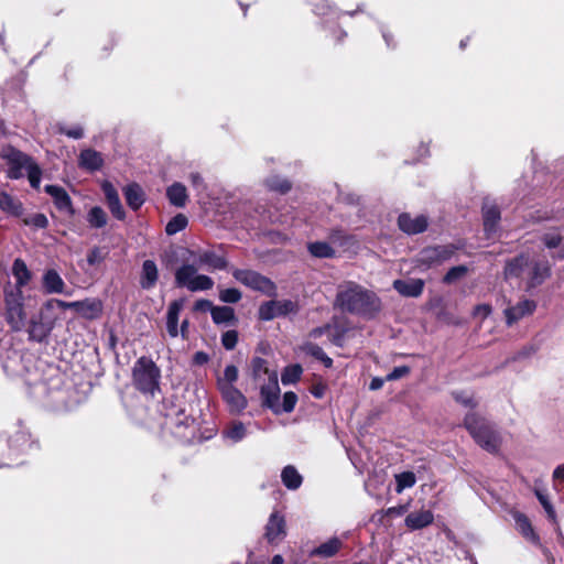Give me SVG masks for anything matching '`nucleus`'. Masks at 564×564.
Returning <instances> with one entry per match:
<instances>
[{"label":"nucleus","instance_id":"f257e3e1","mask_svg":"<svg viewBox=\"0 0 564 564\" xmlns=\"http://www.w3.org/2000/svg\"><path fill=\"white\" fill-rule=\"evenodd\" d=\"M188 260L189 263H184L176 270L175 281L178 286L186 288L191 292L207 291L214 286L213 279L199 274V269L224 270L228 264L227 260L213 249L191 251Z\"/></svg>","mask_w":564,"mask_h":564},{"label":"nucleus","instance_id":"f03ea898","mask_svg":"<svg viewBox=\"0 0 564 564\" xmlns=\"http://www.w3.org/2000/svg\"><path fill=\"white\" fill-rule=\"evenodd\" d=\"M15 283L3 289V316L12 332H21L25 325L24 294L22 289L31 281L32 274L22 259H15L12 265Z\"/></svg>","mask_w":564,"mask_h":564},{"label":"nucleus","instance_id":"7ed1b4c3","mask_svg":"<svg viewBox=\"0 0 564 564\" xmlns=\"http://www.w3.org/2000/svg\"><path fill=\"white\" fill-rule=\"evenodd\" d=\"M335 306L343 312L371 317L380 310V300L371 291L355 282L339 284Z\"/></svg>","mask_w":564,"mask_h":564},{"label":"nucleus","instance_id":"20e7f679","mask_svg":"<svg viewBox=\"0 0 564 564\" xmlns=\"http://www.w3.org/2000/svg\"><path fill=\"white\" fill-rule=\"evenodd\" d=\"M550 275L549 262L530 253H521L508 260L503 269L505 280L525 281L530 289L542 284Z\"/></svg>","mask_w":564,"mask_h":564},{"label":"nucleus","instance_id":"39448f33","mask_svg":"<svg viewBox=\"0 0 564 564\" xmlns=\"http://www.w3.org/2000/svg\"><path fill=\"white\" fill-rule=\"evenodd\" d=\"M464 426L480 447L489 453L498 452L501 444V435L486 419L476 413H469L465 416Z\"/></svg>","mask_w":564,"mask_h":564},{"label":"nucleus","instance_id":"423d86ee","mask_svg":"<svg viewBox=\"0 0 564 564\" xmlns=\"http://www.w3.org/2000/svg\"><path fill=\"white\" fill-rule=\"evenodd\" d=\"M238 368L234 365L226 366L223 375L217 376V389L229 412L234 414L241 413L248 404L247 398L235 387L238 380Z\"/></svg>","mask_w":564,"mask_h":564},{"label":"nucleus","instance_id":"0eeeda50","mask_svg":"<svg viewBox=\"0 0 564 564\" xmlns=\"http://www.w3.org/2000/svg\"><path fill=\"white\" fill-rule=\"evenodd\" d=\"M2 158L7 161L8 176L17 180L28 174L30 184L32 187L37 188L41 183V170L39 166L21 151L14 148H6L2 150Z\"/></svg>","mask_w":564,"mask_h":564},{"label":"nucleus","instance_id":"6e6552de","mask_svg":"<svg viewBox=\"0 0 564 564\" xmlns=\"http://www.w3.org/2000/svg\"><path fill=\"white\" fill-rule=\"evenodd\" d=\"M161 371L152 359L140 357L133 366L132 379L138 390L143 393L154 394L159 390Z\"/></svg>","mask_w":564,"mask_h":564},{"label":"nucleus","instance_id":"1a4fd4ad","mask_svg":"<svg viewBox=\"0 0 564 564\" xmlns=\"http://www.w3.org/2000/svg\"><path fill=\"white\" fill-rule=\"evenodd\" d=\"M57 322V316L50 308H46L44 303L39 312L34 314L22 329L26 327L29 340L43 343L51 335Z\"/></svg>","mask_w":564,"mask_h":564},{"label":"nucleus","instance_id":"9d476101","mask_svg":"<svg viewBox=\"0 0 564 564\" xmlns=\"http://www.w3.org/2000/svg\"><path fill=\"white\" fill-rule=\"evenodd\" d=\"M234 278L247 288L261 292L268 296L276 294L275 284L267 276L252 270H232Z\"/></svg>","mask_w":564,"mask_h":564},{"label":"nucleus","instance_id":"9b49d317","mask_svg":"<svg viewBox=\"0 0 564 564\" xmlns=\"http://www.w3.org/2000/svg\"><path fill=\"white\" fill-rule=\"evenodd\" d=\"M299 310L297 303L291 300H272L260 305L258 314L261 321H271L294 314Z\"/></svg>","mask_w":564,"mask_h":564},{"label":"nucleus","instance_id":"f8f14e48","mask_svg":"<svg viewBox=\"0 0 564 564\" xmlns=\"http://www.w3.org/2000/svg\"><path fill=\"white\" fill-rule=\"evenodd\" d=\"M453 245L424 248L419 254V262L427 268L440 265L455 254Z\"/></svg>","mask_w":564,"mask_h":564},{"label":"nucleus","instance_id":"ddd939ff","mask_svg":"<svg viewBox=\"0 0 564 564\" xmlns=\"http://www.w3.org/2000/svg\"><path fill=\"white\" fill-rule=\"evenodd\" d=\"M263 405L271 409L274 413H281L280 410V388L276 372L272 371L269 375L268 383L263 384L260 390Z\"/></svg>","mask_w":564,"mask_h":564},{"label":"nucleus","instance_id":"4468645a","mask_svg":"<svg viewBox=\"0 0 564 564\" xmlns=\"http://www.w3.org/2000/svg\"><path fill=\"white\" fill-rule=\"evenodd\" d=\"M535 308L536 303L529 299H523L516 304L507 306L503 311L506 324L512 326L525 316L532 315Z\"/></svg>","mask_w":564,"mask_h":564},{"label":"nucleus","instance_id":"2eb2a0df","mask_svg":"<svg viewBox=\"0 0 564 564\" xmlns=\"http://www.w3.org/2000/svg\"><path fill=\"white\" fill-rule=\"evenodd\" d=\"M264 535L270 543H279L285 538L286 522L283 514L279 512L270 514Z\"/></svg>","mask_w":564,"mask_h":564},{"label":"nucleus","instance_id":"dca6fc26","mask_svg":"<svg viewBox=\"0 0 564 564\" xmlns=\"http://www.w3.org/2000/svg\"><path fill=\"white\" fill-rule=\"evenodd\" d=\"M427 218L423 215L412 217L410 214L403 213L398 218L399 228L408 235H416L426 230Z\"/></svg>","mask_w":564,"mask_h":564},{"label":"nucleus","instance_id":"f3484780","mask_svg":"<svg viewBox=\"0 0 564 564\" xmlns=\"http://www.w3.org/2000/svg\"><path fill=\"white\" fill-rule=\"evenodd\" d=\"M434 521V514L430 509L422 508L410 512L404 524L410 531H416L431 525Z\"/></svg>","mask_w":564,"mask_h":564},{"label":"nucleus","instance_id":"a211bd4d","mask_svg":"<svg viewBox=\"0 0 564 564\" xmlns=\"http://www.w3.org/2000/svg\"><path fill=\"white\" fill-rule=\"evenodd\" d=\"M43 290L47 294H66V284L58 272L54 269L46 270L42 276Z\"/></svg>","mask_w":564,"mask_h":564},{"label":"nucleus","instance_id":"6ab92c4d","mask_svg":"<svg viewBox=\"0 0 564 564\" xmlns=\"http://www.w3.org/2000/svg\"><path fill=\"white\" fill-rule=\"evenodd\" d=\"M45 192L53 198L56 208L67 215H73L74 209L67 192L57 185H46Z\"/></svg>","mask_w":564,"mask_h":564},{"label":"nucleus","instance_id":"aec40b11","mask_svg":"<svg viewBox=\"0 0 564 564\" xmlns=\"http://www.w3.org/2000/svg\"><path fill=\"white\" fill-rule=\"evenodd\" d=\"M516 529L530 543L541 546L540 536L535 533L530 520L522 513L514 514Z\"/></svg>","mask_w":564,"mask_h":564},{"label":"nucleus","instance_id":"412c9836","mask_svg":"<svg viewBox=\"0 0 564 564\" xmlns=\"http://www.w3.org/2000/svg\"><path fill=\"white\" fill-rule=\"evenodd\" d=\"M484 229L488 238H491L498 228L500 212L497 206L485 204L482 207Z\"/></svg>","mask_w":564,"mask_h":564},{"label":"nucleus","instance_id":"4be33fe9","mask_svg":"<svg viewBox=\"0 0 564 564\" xmlns=\"http://www.w3.org/2000/svg\"><path fill=\"white\" fill-rule=\"evenodd\" d=\"M104 164V159L100 152L93 149H85L80 152L78 158V165L89 172L98 171Z\"/></svg>","mask_w":564,"mask_h":564},{"label":"nucleus","instance_id":"5701e85b","mask_svg":"<svg viewBox=\"0 0 564 564\" xmlns=\"http://www.w3.org/2000/svg\"><path fill=\"white\" fill-rule=\"evenodd\" d=\"M393 288L404 296L416 297L422 294L424 281L421 279L395 280Z\"/></svg>","mask_w":564,"mask_h":564},{"label":"nucleus","instance_id":"b1692460","mask_svg":"<svg viewBox=\"0 0 564 564\" xmlns=\"http://www.w3.org/2000/svg\"><path fill=\"white\" fill-rule=\"evenodd\" d=\"M343 547V540L333 536L328 539L327 541L321 543L318 546L313 549L311 551V556L322 557V558H328L336 555L339 550Z\"/></svg>","mask_w":564,"mask_h":564},{"label":"nucleus","instance_id":"393cba45","mask_svg":"<svg viewBox=\"0 0 564 564\" xmlns=\"http://www.w3.org/2000/svg\"><path fill=\"white\" fill-rule=\"evenodd\" d=\"M183 308V301L176 300L173 301L167 308L166 313V329L171 337H176L178 335V317L180 313Z\"/></svg>","mask_w":564,"mask_h":564},{"label":"nucleus","instance_id":"a878e982","mask_svg":"<svg viewBox=\"0 0 564 564\" xmlns=\"http://www.w3.org/2000/svg\"><path fill=\"white\" fill-rule=\"evenodd\" d=\"M159 271L154 261L145 260L142 264L140 285L144 290L152 289L158 281Z\"/></svg>","mask_w":564,"mask_h":564},{"label":"nucleus","instance_id":"bb28decb","mask_svg":"<svg viewBox=\"0 0 564 564\" xmlns=\"http://www.w3.org/2000/svg\"><path fill=\"white\" fill-rule=\"evenodd\" d=\"M102 303L97 299L79 301L78 314L86 319H96L101 315Z\"/></svg>","mask_w":564,"mask_h":564},{"label":"nucleus","instance_id":"cd10ccee","mask_svg":"<svg viewBox=\"0 0 564 564\" xmlns=\"http://www.w3.org/2000/svg\"><path fill=\"white\" fill-rule=\"evenodd\" d=\"M0 209L13 217H20L23 213L22 203L7 192L0 193Z\"/></svg>","mask_w":564,"mask_h":564},{"label":"nucleus","instance_id":"c85d7f7f","mask_svg":"<svg viewBox=\"0 0 564 564\" xmlns=\"http://www.w3.org/2000/svg\"><path fill=\"white\" fill-rule=\"evenodd\" d=\"M166 196L170 203L176 207H184L188 198L186 187L178 182L167 187Z\"/></svg>","mask_w":564,"mask_h":564},{"label":"nucleus","instance_id":"c756f323","mask_svg":"<svg viewBox=\"0 0 564 564\" xmlns=\"http://www.w3.org/2000/svg\"><path fill=\"white\" fill-rule=\"evenodd\" d=\"M123 193L127 204L131 209L137 210L143 205L144 193L138 184H130L126 186Z\"/></svg>","mask_w":564,"mask_h":564},{"label":"nucleus","instance_id":"7c9ffc66","mask_svg":"<svg viewBox=\"0 0 564 564\" xmlns=\"http://www.w3.org/2000/svg\"><path fill=\"white\" fill-rule=\"evenodd\" d=\"M247 435L246 425L240 421L229 423L223 431V437L231 443L242 441Z\"/></svg>","mask_w":564,"mask_h":564},{"label":"nucleus","instance_id":"2f4dec72","mask_svg":"<svg viewBox=\"0 0 564 564\" xmlns=\"http://www.w3.org/2000/svg\"><path fill=\"white\" fill-rule=\"evenodd\" d=\"M281 479L283 485L291 490L297 489L303 481V478L300 475V473L296 470L294 466L291 465L283 468L281 473Z\"/></svg>","mask_w":564,"mask_h":564},{"label":"nucleus","instance_id":"473e14b6","mask_svg":"<svg viewBox=\"0 0 564 564\" xmlns=\"http://www.w3.org/2000/svg\"><path fill=\"white\" fill-rule=\"evenodd\" d=\"M307 249L310 253L316 258H333L335 256L333 247L325 241L311 242L308 243Z\"/></svg>","mask_w":564,"mask_h":564},{"label":"nucleus","instance_id":"72a5a7b5","mask_svg":"<svg viewBox=\"0 0 564 564\" xmlns=\"http://www.w3.org/2000/svg\"><path fill=\"white\" fill-rule=\"evenodd\" d=\"M212 318L215 324H225L235 319V311L230 306H215L212 308Z\"/></svg>","mask_w":564,"mask_h":564},{"label":"nucleus","instance_id":"f704fd0d","mask_svg":"<svg viewBox=\"0 0 564 564\" xmlns=\"http://www.w3.org/2000/svg\"><path fill=\"white\" fill-rule=\"evenodd\" d=\"M87 221L90 227L102 228L107 224V214L101 207L95 206L88 212Z\"/></svg>","mask_w":564,"mask_h":564},{"label":"nucleus","instance_id":"c9c22d12","mask_svg":"<svg viewBox=\"0 0 564 564\" xmlns=\"http://www.w3.org/2000/svg\"><path fill=\"white\" fill-rule=\"evenodd\" d=\"M542 241L544 242L545 247L549 249H558L556 254H554V258L563 259L564 258V248L561 247L562 243V237L558 234L550 232L545 234L542 237Z\"/></svg>","mask_w":564,"mask_h":564},{"label":"nucleus","instance_id":"e433bc0d","mask_svg":"<svg viewBox=\"0 0 564 564\" xmlns=\"http://www.w3.org/2000/svg\"><path fill=\"white\" fill-rule=\"evenodd\" d=\"M395 491L401 494L403 490L408 488H412L416 482V477L412 471H403L395 475Z\"/></svg>","mask_w":564,"mask_h":564},{"label":"nucleus","instance_id":"4c0bfd02","mask_svg":"<svg viewBox=\"0 0 564 564\" xmlns=\"http://www.w3.org/2000/svg\"><path fill=\"white\" fill-rule=\"evenodd\" d=\"M302 372L303 369L297 364L288 366L281 375V381L284 386L295 383L300 380Z\"/></svg>","mask_w":564,"mask_h":564},{"label":"nucleus","instance_id":"58836bf2","mask_svg":"<svg viewBox=\"0 0 564 564\" xmlns=\"http://www.w3.org/2000/svg\"><path fill=\"white\" fill-rule=\"evenodd\" d=\"M535 496H536L538 500L540 501V503L542 505V507H543L544 511L546 512L549 519L553 523H556V512H555V509H554L553 505L549 500L547 495L544 494L540 489H535Z\"/></svg>","mask_w":564,"mask_h":564},{"label":"nucleus","instance_id":"ea45409f","mask_svg":"<svg viewBox=\"0 0 564 564\" xmlns=\"http://www.w3.org/2000/svg\"><path fill=\"white\" fill-rule=\"evenodd\" d=\"M454 400L462 404L464 408L474 409L477 405V401L471 392L468 391H454L452 393Z\"/></svg>","mask_w":564,"mask_h":564},{"label":"nucleus","instance_id":"a19ab883","mask_svg":"<svg viewBox=\"0 0 564 564\" xmlns=\"http://www.w3.org/2000/svg\"><path fill=\"white\" fill-rule=\"evenodd\" d=\"M267 186L272 189L276 191L279 193H286L291 189V184L288 180L281 178L279 176H270L267 181Z\"/></svg>","mask_w":564,"mask_h":564},{"label":"nucleus","instance_id":"79ce46f5","mask_svg":"<svg viewBox=\"0 0 564 564\" xmlns=\"http://www.w3.org/2000/svg\"><path fill=\"white\" fill-rule=\"evenodd\" d=\"M187 225V218L178 214L173 217L166 225L165 231L167 235H175L176 232L183 230Z\"/></svg>","mask_w":564,"mask_h":564},{"label":"nucleus","instance_id":"37998d69","mask_svg":"<svg viewBox=\"0 0 564 564\" xmlns=\"http://www.w3.org/2000/svg\"><path fill=\"white\" fill-rule=\"evenodd\" d=\"M467 272H468V268L466 265L453 267L444 275L443 282L446 284H452V283L458 281L459 279H462L463 276H465V274Z\"/></svg>","mask_w":564,"mask_h":564},{"label":"nucleus","instance_id":"c03bdc74","mask_svg":"<svg viewBox=\"0 0 564 564\" xmlns=\"http://www.w3.org/2000/svg\"><path fill=\"white\" fill-rule=\"evenodd\" d=\"M241 292L238 289H224L219 291V300L224 303H237L241 300Z\"/></svg>","mask_w":564,"mask_h":564},{"label":"nucleus","instance_id":"a18cd8bd","mask_svg":"<svg viewBox=\"0 0 564 564\" xmlns=\"http://www.w3.org/2000/svg\"><path fill=\"white\" fill-rule=\"evenodd\" d=\"M45 303H46V308H50L52 312H54L55 307L72 308V310H75L76 312H78V307H79V301L65 302V301H62L58 299H50Z\"/></svg>","mask_w":564,"mask_h":564},{"label":"nucleus","instance_id":"49530a36","mask_svg":"<svg viewBox=\"0 0 564 564\" xmlns=\"http://www.w3.org/2000/svg\"><path fill=\"white\" fill-rule=\"evenodd\" d=\"M297 402V395L292 392H285L283 395V402L282 405H280L281 412L290 413L294 410Z\"/></svg>","mask_w":564,"mask_h":564},{"label":"nucleus","instance_id":"de8ad7c7","mask_svg":"<svg viewBox=\"0 0 564 564\" xmlns=\"http://www.w3.org/2000/svg\"><path fill=\"white\" fill-rule=\"evenodd\" d=\"M58 131L75 140L82 139L84 137V129L78 124L73 127L59 126Z\"/></svg>","mask_w":564,"mask_h":564},{"label":"nucleus","instance_id":"09e8293b","mask_svg":"<svg viewBox=\"0 0 564 564\" xmlns=\"http://www.w3.org/2000/svg\"><path fill=\"white\" fill-rule=\"evenodd\" d=\"M238 343V333L236 330H227L221 336V344L227 350H231Z\"/></svg>","mask_w":564,"mask_h":564},{"label":"nucleus","instance_id":"8fccbe9b","mask_svg":"<svg viewBox=\"0 0 564 564\" xmlns=\"http://www.w3.org/2000/svg\"><path fill=\"white\" fill-rule=\"evenodd\" d=\"M252 371L254 378L257 379H259L262 373L268 376L271 373L267 367V361L260 357H257L252 360Z\"/></svg>","mask_w":564,"mask_h":564},{"label":"nucleus","instance_id":"3c124183","mask_svg":"<svg viewBox=\"0 0 564 564\" xmlns=\"http://www.w3.org/2000/svg\"><path fill=\"white\" fill-rule=\"evenodd\" d=\"M302 350L316 358L317 360H321L326 354L325 351L316 344L314 343H306L302 346Z\"/></svg>","mask_w":564,"mask_h":564},{"label":"nucleus","instance_id":"603ef678","mask_svg":"<svg viewBox=\"0 0 564 564\" xmlns=\"http://www.w3.org/2000/svg\"><path fill=\"white\" fill-rule=\"evenodd\" d=\"M107 204H108V207H109L111 214L113 215V217H116L119 220L124 219L126 212L121 205L120 198L116 199V200L108 202Z\"/></svg>","mask_w":564,"mask_h":564},{"label":"nucleus","instance_id":"864d4df0","mask_svg":"<svg viewBox=\"0 0 564 564\" xmlns=\"http://www.w3.org/2000/svg\"><path fill=\"white\" fill-rule=\"evenodd\" d=\"M105 253L98 247L93 248L87 254V262L89 265H96L102 262Z\"/></svg>","mask_w":564,"mask_h":564},{"label":"nucleus","instance_id":"5fc2aeb1","mask_svg":"<svg viewBox=\"0 0 564 564\" xmlns=\"http://www.w3.org/2000/svg\"><path fill=\"white\" fill-rule=\"evenodd\" d=\"M410 372V368L406 366L395 367L390 373L387 375L386 380L392 381L406 376Z\"/></svg>","mask_w":564,"mask_h":564},{"label":"nucleus","instance_id":"6e6d98bb","mask_svg":"<svg viewBox=\"0 0 564 564\" xmlns=\"http://www.w3.org/2000/svg\"><path fill=\"white\" fill-rule=\"evenodd\" d=\"M101 187H102V192L105 194L107 203L111 202V200L119 199L118 192L116 191V188L113 187V185L111 183L105 182Z\"/></svg>","mask_w":564,"mask_h":564},{"label":"nucleus","instance_id":"4d7b16f0","mask_svg":"<svg viewBox=\"0 0 564 564\" xmlns=\"http://www.w3.org/2000/svg\"><path fill=\"white\" fill-rule=\"evenodd\" d=\"M101 187H102V192L105 194L107 203L111 202V200L119 199L118 192L116 191V188L113 187V185L111 183L105 182Z\"/></svg>","mask_w":564,"mask_h":564},{"label":"nucleus","instance_id":"13d9d810","mask_svg":"<svg viewBox=\"0 0 564 564\" xmlns=\"http://www.w3.org/2000/svg\"><path fill=\"white\" fill-rule=\"evenodd\" d=\"M47 218L43 214H35L32 216L29 220H26V224L33 225L37 228H45L47 226Z\"/></svg>","mask_w":564,"mask_h":564},{"label":"nucleus","instance_id":"bf43d9fd","mask_svg":"<svg viewBox=\"0 0 564 564\" xmlns=\"http://www.w3.org/2000/svg\"><path fill=\"white\" fill-rule=\"evenodd\" d=\"M491 314V306L488 304H479L474 308V315L485 319Z\"/></svg>","mask_w":564,"mask_h":564},{"label":"nucleus","instance_id":"052dcab7","mask_svg":"<svg viewBox=\"0 0 564 564\" xmlns=\"http://www.w3.org/2000/svg\"><path fill=\"white\" fill-rule=\"evenodd\" d=\"M409 507H410V502H408L405 505L397 506V507H391L386 511V513H387V516L400 517L408 512Z\"/></svg>","mask_w":564,"mask_h":564},{"label":"nucleus","instance_id":"680f3d73","mask_svg":"<svg viewBox=\"0 0 564 564\" xmlns=\"http://www.w3.org/2000/svg\"><path fill=\"white\" fill-rule=\"evenodd\" d=\"M189 181H191L193 187L196 188L197 191H202L205 188L203 177L200 176L199 173H196V172L191 173Z\"/></svg>","mask_w":564,"mask_h":564},{"label":"nucleus","instance_id":"e2e57ef3","mask_svg":"<svg viewBox=\"0 0 564 564\" xmlns=\"http://www.w3.org/2000/svg\"><path fill=\"white\" fill-rule=\"evenodd\" d=\"M214 307L215 306H213V303L208 300H199L194 305V310L198 311V312H206V311L212 312V308H214Z\"/></svg>","mask_w":564,"mask_h":564},{"label":"nucleus","instance_id":"0e129e2a","mask_svg":"<svg viewBox=\"0 0 564 564\" xmlns=\"http://www.w3.org/2000/svg\"><path fill=\"white\" fill-rule=\"evenodd\" d=\"M208 359H209L208 355L204 351L195 352L194 358H193L194 362L199 366L205 365L208 361Z\"/></svg>","mask_w":564,"mask_h":564},{"label":"nucleus","instance_id":"69168bd1","mask_svg":"<svg viewBox=\"0 0 564 564\" xmlns=\"http://www.w3.org/2000/svg\"><path fill=\"white\" fill-rule=\"evenodd\" d=\"M554 480L564 481V464L558 465L553 471Z\"/></svg>","mask_w":564,"mask_h":564},{"label":"nucleus","instance_id":"338daca9","mask_svg":"<svg viewBox=\"0 0 564 564\" xmlns=\"http://www.w3.org/2000/svg\"><path fill=\"white\" fill-rule=\"evenodd\" d=\"M386 379H382V378H373L370 382V386H369V389L370 390H379L382 388L383 383H384Z\"/></svg>","mask_w":564,"mask_h":564},{"label":"nucleus","instance_id":"774afa93","mask_svg":"<svg viewBox=\"0 0 564 564\" xmlns=\"http://www.w3.org/2000/svg\"><path fill=\"white\" fill-rule=\"evenodd\" d=\"M312 394L315 397V398H323L324 394H325V387L322 386V384H318V386H315L313 389H312Z\"/></svg>","mask_w":564,"mask_h":564}]
</instances>
